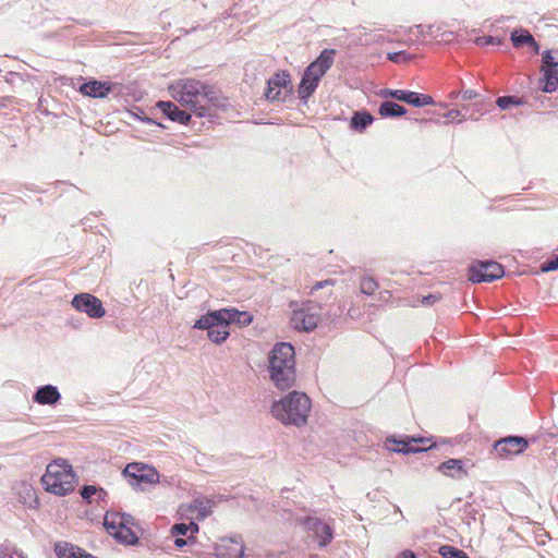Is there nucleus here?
<instances>
[{
  "label": "nucleus",
  "mask_w": 558,
  "mask_h": 558,
  "mask_svg": "<svg viewBox=\"0 0 558 558\" xmlns=\"http://www.w3.org/2000/svg\"><path fill=\"white\" fill-rule=\"evenodd\" d=\"M77 558H97L96 556L86 553L82 548H80V554H77Z\"/></svg>",
  "instance_id": "51"
},
{
  "label": "nucleus",
  "mask_w": 558,
  "mask_h": 558,
  "mask_svg": "<svg viewBox=\"0 0 558 558\" xmlns=\"http://www.w3.org/2000/svg\"><path fill=\"white\" fill-rule=\"evenodd\" d=\"M386 448L397 453H417L430 450L436 447V441L433 437H416V436H404L397 437L391 435L386 439Z\"/></svg>",
  "instance_id": "6"
},
{
  "label": "nucleus",
  "mask_w": 558,
  "mask_h": 558,
  "mask_svg": "<svg viewBox=\"0 0 558 558\" xmlns=\"http://www.w3.org/2000/svg\"><path fill=\"white\" fill-rule=\"evenodd\" d=\"M98 496V500L105 501L107 496L96 494Z\"/></svg>",
  "instance_id": "53"
},
{
  "label": "nucleus",
  "mask_w": 558,
  "mask_h": 558,
  "mask_svg": "<svg viewBox=\"0 0 558 558\" xmlns=\"http://www.w3.org/2000/svg\"><path fill=\"white\" fill-rule=\"evenodd\" d=\"M171 534L173 536H187V523H177L171 527Z\"/></svg>",
  "instance_id": "41"
},
{
  "label": "nucleus",
  "mask_w": 558,
  "mask_h": 558,
  "mask_svg": "<svg viewBox=\"0 0 558 558\" xmlns=\"http://www.w3.org/2000/svg\"><path fill=\"white\" fill-rule=\"evenodd\" d=\"M474 44L480 47H485L488 45H500L501 39L494 36H481L475 38Z\"/></svg>",
  "instance_id": "37"
},
{
  "label": "nucleus",
  "mask_w": 558,
  "mask_h": 558,
  "mask_svg": "<svg viewBox=\"0 0 558 558\" xmlns=\"http://www.w3.org/2000/svg\"><path fill=\"white\" fill-rule=\"evenodd\" d=\"M440 300V294H428L422 299L423 305H433Z\"/></svg>",
  "instance_id": "46"
},
{
  "label": "nucleus",
  "mask_w": 558,
  "mask_h": 558,
  "mask_svg": "<svg viewBox=\"0 0 558 558\" xmlns=\"http://www.w3.org/2000/svg\"><path fill=\"white\" fill-rule=\"evenodd\" d=\"M54 553L58 558H77L80 547H76L66 542H58L54 545Z\"/></svg>",
  "instance_id": "29"
},
{
  "label": "nucleus",
  "mask_w": 558,
  "mask_h": 558,
  "mask_svg": "<svg viewBox=\"0 0 558 558\" xmlns=\"http://www.w3.org/2000/svg\"><path fill=\"white\" fill-rule=\"evenodd\" d=\"M80 90L89 97L104 98L111 92V85L106 82L90 81L84 83Z\"/></svg>",
  "instance_id": "19"
},
{
  "label": "nucleus",
  "mask_w": 558,
  "mask_h": 558,
  "mask_svg": "<svg viewBox=\"0 0 558 558\" xmlns=\"http://www.w3.org/2000/svg\"><path fill=\"white\" fill-rule=\"evenodd\" d=\"M445 117H446L447 119H451V120H454V119H457V118L461 117L460 122L466 119L465 113H462V111H461V110H458V109H451V110H449V111L445 114Z\"/></svg>",
  "instance_id": "45"
},
{
  "label": "nucleus",
  "mask_w": 558,
  "mask_h": 558,
  "mask_svg": "<svg viewBox=\"0 0 558 558\" xmlns=\"http://www.w3.org/2000/svg\"><path fill=\"white\" fill-rule=\"evenodd\" d=\"M197 28H198V26H194V27H192L191 31H184V34L186 35V34H189V33H191L193 31H196Z\"/></svg>",
  "instance_id": "54"
},
{
  "label": "nucleus",
  "mask_w": 558,
  "mask_h": 558,
  "mask_svg": "<svg viewBox=\"0 0 558 558\" xmlns=\"http://www.w3.org/2000/svg\"><path fill=\"white\" fill-rule=\"evenodd\" d=\"M229 314L225 310L208 312L197 319L194 328L207 330V337L216 344H221L229 337Z\"/></svg>",
  "instance_id": "5"
},
{
  "label": "nucleus",
  "mask_w": 558,
  "mask_h": 558,
  "mask_svg": "<svg viewBox=\"0 0 558 558\" xmlns=\"http://www.w3.org/2000/svg\"><path fill=\"white\" fill-rule=\"evenodd\" d=\"M307 421H299V420H295V421H282V423H284L286 425H290V424H293L298 427H301L303 425L306 424Z\"/></svg>",
  "instance_id": "50"
},
{
  "label": "nucleus",
  "mask_w": 558,
  "mask_h": 558,
  "mask_svg": "<svg viewBox=\"0 0 558 558\" xmlns=\"http://www.w3.org/2000/svg\"><path fill=\"white\" fill-rule=\"evenodd\" d=\"M71 304L76 311L85 313L92 318H101L106 314L102 302L90 293L76 294Z\"/></svg>",
  "instance_id": "9"
},
{
  "label": "nucleus",
  "mask_w": 558,
  "mask_h": 558,
  "mask_svg": "<svg viewBox=\"0 0 558 558\" xmlns=\"http://www.w3.org/2000/svg\"><path fill=\"white\" fill-rule=\"evenodd\" d=\"M195 536L193 535H189L187 538H183V537H180V536H175V539H174V545L179 548H182L189 544H193L195 543Z\"/></svg>",
  "instance_id": "43"
},
{
  "label": "nucleus",
  "mask_w": 558,
  "mask_h": 558,
  "mask_svg": "<svg viewBox=\"0 0 558 558\" xmlns=\"http://www.w3.org/2000/svg\"><path fill=\"white\" fill-rule=\"evenodd\" d=\"M378 113L383 118H397L404 116L407 113V109L397 102L387 100L380 104Z\"/></svg>",
  "instance_id": "25"
},
{
  "label": "nucleus",
  "mask_w": 558,
  "mask_h": 558,
  "mask_svg": "<svg viewBox=\"0 0 558 558\" xmlns=\"http://www.w3.org/2000/svg\"><path fill=\"white\" fill-rule=\"evenodd\" d=\"M218 558H241L244 555V546L240 537H225L215 545Z\"/></svg>",
  "instance_id": "14"
},
{
  "label": "nucleus",
  "mask_w": 558,
  "mask_h": 558,
  "mask_svg": "<svg viewBox=\"0 0 558 558\" xmlns=\"http://www.w3.org/2000/svg\"><path fill=\"white\" fill-rule=\"evenodd\" d=\"M378 288L377 281L372 277H364L361 280L360 289L361 292L367 295H372Z\"/></svg>",
  "instance_id": "36"
},
{
  "label": "nucleus",
  "mask_w": 558,
  "mask_h": 558,
  "mask_svg": "<svg viewBox=\"0 0 558 558\" xmlns=\"http://www.w3.org/2000/svg\"><path fill=\"white\" fill-rule=\"evenodd\" d=\"M121 517L124 519V525L129 526V524H132L133 518L130 514L121 513Z\"/></svg>",
  "instance_id": "52"
},
{
  "label": "nucleus",
  "mask_w": 558,
  "mask_h": 558,
  "mask_svg": "<svg viewBox=\"0 0 558 558\" xmlns=\"http://www.w3.org/2000/svg\"><path fill=\"white\" fill-rule=\"evenodd\" d=\"M397 558H416L415 554L410 550V549H407V550H403L402 553H400Z\"/></svg>",
  "instance_id": "49"
},
{
  "label": "nucleus",
  "mask_w": 558,
  "mask_h": 558,
  "mask_svg": "<svg viewBox=\"0 0 558 558\" xmlns=\"http://www.w3.org/2000/svg\"><path fill=\"white\" fill-rule=\"evenodd\" d=\"M439 554L442 558H470L465 551L451 545L440 546Z\"/></svg>",
  "instance_id": "32"
},
{
  "label": "nucleus",
  "mask_w": 558,
  "mask_h": 558,
  "mask_svg": "<svg viewBox=\"0 0 558 558\" xmlns=\"http://www.w3.org/2000/svg\"><path fill=\"white\" fill-rule=\"evenodd\" d=\"M291 324L299 331H312L317 327L318 317L307 313L304 308L293 311Z\"/></svg>",
  "instance_id": "16"
},
{
  "label": "nucleus",
  "mask_w": 558,
  "mask_h": 558,
  "mask_svg": "<svg viewBox=\"0 0 558 558\" xmlns=\"http://www.w3.org/2000/svg\"><path fill=\"white\" fill-rule=\"evenodd\" d=\"M123 476L129 478V484L133 487L141 484H156L159 482V473L155 468L143 463H129L123 470Z\"/></svg>",
  "instance_id": "8"
},
{
  "label": "nucleus",
  "mask_w": 558,
  "mask_h": 558,
  "mask_svg": "<svg viewBox=\"0 0 558 558\" xmlns=\"http://www.w3.org/2000/svg\"><path fill=\"white\" fill-rule=\"evenodd\" d=\"M464 100H471L477 97V93L473 89L461 90L458 93ZM451 97H457V93H451Z\"/></svg>",
  "instance_id": "44"
},
{
  "label": "nucleus",
  "mask_w": 558,
  "mask_h": 558,
  "mask_svg": "<svg viewBox=\"0 0 558 558\" xmlns=\"http://www.w3.org/2000/svg\"><path fill=\"white\" fill-rule=\"evenodd\" d=\"M123 521L121 513L107 511L104 518V526L110 535L114 536L120 529H123Z\"/></svg>",
  "instance_id": "23"
},
{
  "label": "nucleus",
  "mask_w": 558,
  "mask_h": 558,
  "mask_svg": "<svg viewBox=\"0 0 558 558\" xmlns=\"http://www.w3.org/2000/svg\"><path fill=\"white\" fill-rule=\"evenodd\" d=\"M444 475L452 478H462L466 475V471L463 466V461L460 459H449L440 463L437 468Z\"/></svg>",
  "instance_id": "20"
},
{
  "label": "nucleus",
  "mask_w": 558,
  "mask_h": 558,
  "mask_svg": "<svg viewBox=\"0 0 558 558\" xmlns=\"http://www.w3.org/2000/svg\"><path fill=\"white\" fill-rule=\"evenodd\" d=\"M511 41L515 48H521L524 45H529L534 49L536 53L539 50V46L534 37L525 29L512 32Z\"/></svg>",
  "instance_id": "21"
},
{
  "label": "nucleus",
  "mask_w": 558,
  "mask_h": 558,
  "mask_svg": "<svg viewBox=\"0 0 558 558\" xmlns=\"http://www.w3.org/2000/svg\"><path fill=\"white\" fill-rule=\"evenodd\" d=\"M335 54V49H324L318 58L306 68L305 73L307 76L311 75L313 82H319L320 77L333 64Z\"/></svg>",
  "instance_id": "13"
},
{
  "label": "nucleus",
  "mask_w": 558,
  "mask_h": 558,
  "mask_svg": "<svg viewBox=\"0 0 558 558\" xmlns=\"http://www.w3.org/2000/svg\"><path fill=\"white\" fill-rule=\"evenodd\" d=\"M505 269L501 264L494 260L474 262L469 269V280L474 283L492 282L502 278Z\"/></svg>",
  "instance_id": "7"
},
{
  "label": "nucleus",
  "mask_w": 558,
  "mask_h": 558,
  "mask_svg": "<svg viewBox=\"0 0 558 558\" xmlns=\"http://www.w3.org/2000/svg\"><path fill=\"white\" fill-rule=\"evenodd\" d=\"M380 96L383 97H391L399 101L407 102L414 107H424L428 105H434L435 101L432 96L426 94H421L416 92L405 90V89H383L380 92Z\"/></svg>",
  "instance_id": "10"
},
{
  "label": "nucleus",
  "mask_w": 558,
  "mask_h": 558,
  "mask_svg": "<svg viewBox=\"0 0 558 558\" xmlns=\"http://www.w3.org/2000/svg\"><path fill=\"white\" fill-rule=\"evenodd\" d=\"M496 104L501 110H507L511 106L523 105L524 100L515 96H501L497 98Z\"/></svg>",
  "instance_id": "33"
},
{
  "label": "nucleus",
  "mask_w": 558,
  "mask_h": 558,
  "mask_svg": "<svg viewBox=\"0 0 558 558\" xmlns=\"http://www.w3.org/2000/svg\"><path fill=\"white\" fill-rule=\"evenodd\" d=\"M120 543L126 545H135L138 542L137 535L133 532L130 526L123 524V529H120L117 532V535L113 536Z\"/></svg>",
  "instance_id": "31"
},
{
  "label": "nucleus",
  "mask_w": 558,
  "mask_h": 558,
  "mask_svg": "<svg viewBox=\"0 0 558 558\" xmlns=\"http://www.w3.org/2000/svg\"><path fill=\"white\" fill-rule=\"evenodd\" d=\"M387 58L389 61L396 63L410 61L412 59V57L408 54L405 51L389 52L387 54Z\"/></svg>",
  "instance_id": "39"
},
{
  "label": "nucleus",
  "mask_w": 558,
  "mask_h": 558,
  "mask_svg": "<svg viewBox=\"0 0 558 558\" xmlns=\"http://www.w3.org/2000/svg\"><path fill=\"white\" fill-rule=\"evenodd\" d=\"M202 104L211 107H225L226 99L220 97L213 86L204 84L202 93Z\"/></svg>",
  "instance_id": "22"
},
{
  "label": "nucleus",
  "mask_w": 558,
  "mask_h": 558,
  "mask_svg": "<svg viewBox=\"0 0 558 558\" xmlns=\"http://www.w3.org/2000/svg\"><path fill=\"white\" fill-rule=\"evenodd\" d=\"M187 531H189L187 536L189 535H193L194 536V534H196L199 531V526L195 522H190V523H187Z\"/></svg>",
  "instance_id": "48"
},
{
  "label": "nucleus",
  "mask_w": 558,
  "mask_h": 558,
  "mask_svg": "<svg viewBox=\"0 0 558 558\" xmlns=\"http://www.w3.org/2000/svg\"><path fill=\"white\" fill-rule=\"evenodd\" d=\"M527 446V440L524 437L507 436L497 440L494 445V449L498 457L509 458L522 453Z\"/></svg>",
  "instance_id": "11"
},
{
  "label": "nucleus",
  "mask_w": 558,
  "mask_h": 558,
  "mask_svg": "<svg viewBox=\"0 0 558 558\" xmlns=\"http://www.w3.org/2000/svg\"><path fill=\"white\" fill-rule=\"evenodd\" d=\"M542 71L544 73V77L542 80L544 85L542 86V90L545 93L555 92L558 88V65L544 68Z\"/></svg>",
  "instance_id": "24"
},
{
  "label": "nucleus",
  "mask_w": 558,
  "mask_h": 558,
  "mask_svg": "<svg viewBox=\"0 0 558 558\" xmlns=\"http://www.w3.org/2000/svg\"><path fill=\"white\" fill-rule=\"evenodd\" d=\"M558 65V50H546L542 58V69Z\"/></svg>",
  "instance_id": "35"
},
{
  "label": "nucleus",
  "mask_w": 558,
  "mask_h": 558,
  "mask_svg": "<svg viewBox=\"0 0 558 558\" xmlns=\"http://www.w3.org/2000/svg\"><path fill=\"white\" fill-rule=\"evenodd\" d=\"M414 28L417 31V32H421L422 31V25H415Z\"/></svg>",
  "instance_id": "55"
},
{
  "label": "nucleus",
  "mask_w": 558,
  "mask_h": 558,
  "mask_svg": "<svg viewBox=\"0 0 558 558\" xmlns=\"http://www.w3.org/2000/svg\"><path fill=\"white\" fill-rule=\"evenodd\" d=\"M269 376L278 389L287 390L295 384V351L291 343H277L269 355Z\"/></svg>",
  "instance_id": "1"
},
{
  "label": "nucleus",
  "mask_w": 558,
  "mask_h": 558,
  "mask_svg": "<svg viewBox=\"0 0 558 558\" xmlns=\"http://www.w3.org/2000/svg\"><path fill=\"white\" fill-rule=\"evenodd\" d=\"M214 505V501H211L210 499L195 498L191 505V508L193 511L197 513V520H204L211 513Z\"/></svg>",
  "instance_id": "26"
},
{
  "label": "nucleus",
  "mask_w": 558,
  "mask_h": 558,
  "mask_svg": "<svg viewBox=\"0 0 558 558\" xmlns=\"http://www.w3.org/2000/svg\"><path fill=\"white\" fill-rule=\"evenodd\" d=\"M290 74L281 71L274 74L267 82L265 96L268 100H278L280 98L281 88H288L290 85Z\"/></svg>",
  "instance_id": "15"
},
{
  "label": "nucleus",
  "mask_w": 558,
  "mask_h": 558,
  "mask_svg": "<svg viewBox=\"0 0 558 558\" xmlns=\"http://www.w3.org/2000/svg\"><path fill=\"white\" fill-rule=\"evenodd\" d=\"M0 558H24L21 553H17L9 545H0Z\"/></svg>",
  "instance_id": "38"
},
{
  "label": "nucleus",
  "mask_w": 558,
  "mask_h": 558,
  "mask_svg": "<svg viewBox=\"0 0 558 558\" xmlns=\"http://www.w3.org/2000/svg\"><path fill=\"white\" fill-rule=\"evenodd\" d=\"M541 269L543 272L557 270L558 269V255L555 258L543 263L541 265Z\"/></svg>",
  "instance_id": "42"
},
{
  "label": "nucleus",
  "mask_w": 558,
  "mask_h": 558,
  "mask_svg": "<svg viewBox=\"0 0 558 558\" xmlns=\"http://www.w3.org/2000/svg\"><path fill=\"white\" fill-rule=\"evenodd\" d=\"M157 107L162 111L165 116L168 117L173 122H178L181 124H189L191 120V114L184 110L179 109V107L171 101H159Z\"/></svg>",
  "instance_id": "17"
},
{
  "label": "nucleus",
  "mask_w": 558,
  "mask_h": 558,
  "mask_svg": "<svg viewBox=\"0 0 558 558\" xmlns=\"http://www.w3.org/2000/svg\"><path fill=\"white\" fill-rule=\"evenodd\" d=\"M25 492H26L28 500L25 498L24 504L27 505L29 508L38 507L39 502L37 500L35 490L31 486H26Z\"/></svg>",
  "instance_id": "40"
},
{
  "label": "nucleus",
  "mask_w": 558,
  "mask_h": 558,
  "mask_svg": "<svg viewBox=\"0 0 558 558\" xmlns=\"http://www.w3.org/2000/svg\"><path fill=\"white\" fill-rule=\"evenodd\" d=\"M335 283L333 280H330V279H327V280H323V281H318L316 282L312 289H311V293H313L314 291L318 290V289H322L326 286H332Z\"/></svg>",
  "instance_id": "47"
},
{
  "label": "nucleus",
  "mask_w": 558,
  "mask_h": 558,
  "mask_svg": "<svg viewBox=\"0 0 558 558\" xmlns=\"http://www.w3.org/2000/svg\"><path fill=\"white\" fill-rule=\"evenodd\" d=\"M312 402L305 392L292 391L271 405L275 418H308Z\"/></svg>",
  "instance_id": "4"
},
{
  "label": "nucleus",
  "mask_w": 558,
  "mask_h": 558,
  "mask_svg": "<svg viewBox=\"0 0 558 558\" xmlns=\"http://www.w3.org/2000/svg\"><path fill=\"white\" fill-rule=\"evenodd\" d=\"M104 495L107 496V492L101 487H96L94 485H84L80 489L81 497L86 500L87 502H90V498L96 495Z\"/></svg>",
  "instance_id": "34"
},
{
  "label": "nucleus",
  "mask_w": 558,
  "mask_h": 558,
  "mask_svg": "<svg viewBox=\"0 0 558 558\" xmlns=\"http://www.w3.org/2000/svg\"><path fill=\"white\" fill-rule=\"evenodd\" d=\"M374 121V117L364 111V112H355L351 118L350 126L356 131H364L372 122Z\"/></svg>",
  "instance_id": "27"
},
{
  "label": "nucleus",
  "mask_w": 558,
  "mask_h": 558,
  "mask_svg": "<svg viewBox=\"0 0 558 558\" xmlns=\"http://www.w3.org/2000/svg\"><path fill=\"white\" fill-rule=\"evenodd\" d=\"M76 480L72 465L64 459H57L47 465L41 484L53 495L66 496L74 490Z\"/></svg>",
  "instance_id": "2"
},
{
  "label": "nucleus",
  "mask_w": 558,
  "mask_h": 558,
  "mask_svg": "<svg viewBox=\"0 0 558 558\" xmlns=\"http://www.w3.org/2000/svg\"><path fill=\"white\" fill-rule=\"evenodd\" d=\"M61 399V395L57 387L52 385H45L37 389L33 396L34 402L39 404H56Z\"/></svg>",
  "instance_id": "18"
},
{
  "label": "nucleus",
  "mask_w": 558,
  "mask_h": 558,
  "mask_svg": "<svg viewBox=\"0 0 558 558\" xmlns=\"http://www.w3.org/2000/svg\"><path fill=\"white\" fill-rule=\"evenodd\" d=\"M304 526L312 533L314 542H316L319 547L327 546L333 537L332 529L318 518L307 517L304 520Z\"/></svg>",
  "instance_id": "12"
},
{
  "label": "nucleus",
  "mask_w": 558,
  "mask_h": 558,
  "mask_svg": "<svg viewBox=\"0 0 558 558\" xmlns=\"http://www.w3.org/2000/svg\"><path fill=\"white\" fill-rule=\"evenodd\" d=\"M228 312L229 318L227 323L229 324H238L239 326H247L252 323L253 316L248 312H240L235 308H223Z\"/></svg>",
  "instance_id": "28"
},
{
  "label": "nucleus",
  "mask_w": 558,
  "mask_h": 558,
  "mask_svg": "<svg viewBox=\"0 0 558 558\" xmlns=\"http://www.w3.org/2000/svg\"><path fill=\"white\" fill-rule=\"evenodd\" d=\"M204 84L193 78H182L170 85L171 96L187 107L196 117H213L210 108L202 104Z\"/></svg>",
  "instance_id": "3"
},
{
  "label": "nucleus",
  "mask_w": 558,
  "mask_h": 558,
  "mask_svg": "<svg viewBox=\"0 0 558 558\" xmlns=\"http://www.w3.org/2000/svg\"><path fill=\"white\" fill-rule=\"evenodd\" d=\"M318 86V82H313V77L304 72V75L299 85V96L302 99L308 98Z\"/></svg>",
  "instance_id": "30"
}]
</instances>
